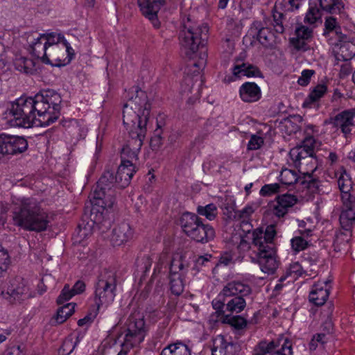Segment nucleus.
I'll use <instances>...</instances> for the list:
<instances>
[{
    "label": "nucleus",
    "mask_w": 355,
    "mask_h": 355,
    "mask_svg": "<svg viewBox=\"0 0 355 355\" xmlns=\"http://www.w3.org/2000/svg\"><path fill=\"white\" fill-rule=\"evenodd\" d=\"M60 103L61 96L53 91H45L33 97L22 96L4 112L3 119L10 126H48L58 119Z\"/></svg>",
    "instance_id": "f257e3e1"
},
{
    "label": "nucleus",
    "mask_w": 355,
    "mask_h": 355,
    "mask_svg": "<svg viewBox=\"0 0 355 355\" xmlns=\"http://www.w3.org/2000/svg\"><path fill=\"white\" fill-rule=\"evenodd\" d=\"M151 102L145 91L137 90L123 105V124L132 139L136 148L131 152L123 148V153L135 155L143 144L147 132V124L150 116Z\"/></svg>",
    "instance_id": "f03ea898"
},
{
    "label": "nucleus",
    "mask_w": 355,
    "mask_h": 355,
    "mask_svg": "<svg viewBox=\"0 0 355 355\" xmlns=\"http://www.w3.org/2000/svg\"><path fill=\"white\" fill-rule=\"evenodd\" d=\"M31 54L42 62L53 67H64L69 64L75 51L64 36L60 33L39 34L30 42Z\"/></svg>",
    "instance_id": "7ed1b4c3"
},
{
    "label": "nucleus",
    "mask_w": 355,
    "mask_h": 355,
    "mask_svg": "<svg viewBox=\"0 0 355 355\" xmlns=\"http://www.w3.org/2000/svg\"><path fill=\"white\" fill-rule=\"evenodd\" d=\"M136 171V166L128 160H122L116 175L113 171L106 170L97 182L92 193L93 198L98 200L95 205L103 209L111 207L114 201V189L128 187Z\"/></svg>",
    "instance_id": "20e7f679"
},
{
    "label": "nucleus",
    "mask_w": 355,
    "mask_h": 355,
    "mask_svg": "<svg viewBox=\"0 0 355 355\" xmlns=\"http://www.w3.org/2000/svg\"><path fill=\"white\" fill-rule=\"evenodd\" d=\"M196 212L198 215L189 211L183 213L179 217V226L182 233L197 243H207L215 238V230L209 224L203 223L198 215L213 220L218 215L217 207L214 203L198 205Z\"/></svg>",
    "instance_id": "39448f33"
},
{
    "label": "nucleus",
    "mask_w": 355,
    "mask_h": 355,
    "mask_svg": "<svg viewBox=\"0 0 355 355\" xmlns=\"http://www.w3.org/2000/svg\"><path fill=\"white\" fill-rule=\"evenodd\" d=\"M276 231L272 225L267 226L265 230L258 228L252 233V245L254 248L250 256L253 263H258L261 271L273 274L278 268L275 243Z\"/></svg>",
    "instance_id": "423d86ee"
},
{
    "label": "nucleus",
    "mask_w": 355,
    "mask_h": 355,
    "mask_svg": "<svg viewBox=\"0 0 355 355\" xmlns=\"http://www.w3.org/2000/svg\"><path fill=\"white\" fill-rule=\"evenodd\" d=\"M14 225L25 230L42 232L46 230L49 223V214L33 198H23L19 206L12 211Z\"/></svg>",
    "instance_id": "0eeeda50"
},
{
    "label": "nucleus",
    "mask_w": 355,
    "mask_h": 355,
    "mask_svg": "<svg viewBox=\"0 0 355 355\" xmlns=\"http://www.w3.org/2000/svg\"><path fill=\"white\" fill-rule=\"evenodd\" d=\"M179 40L182 51L190 59L196 56V53L202 40H206L208 31L206 26H197L189 17L182 19Z\"/></svg>",
    "instance_id": "6e6552de"
},
{
    "label": "nucleus",
    "mask_w": 355,
    "mask_h": 355,
    "mask_svg": "<svg viewBox=\"0 0 355 355\" xmlns=\"http://www.w3.org/2000/svg\"><path fill=\"white\" fill-rule=\"evenodd\" d=\"M117 279L116 273L105 269L98 276L94 292V302L100 309L101 306L111 304L116 296Z\"/></svg>",
    "instance_id": "1a4fd4ad"
},
{
    "label": "nucleus",
    "mask_w": 355,
    "mask_h": 355,
    "mask_svg": "<svg viewBox=\"0 0 355 355\" xmlns=\"http://www.w3.org/2000/svg\"><path fill=\"white\" fill-rule=\"evenodd\" d=\"M146 334V327L144 315L139 312L132 313L127 319L122 334L123 342L122 347L130 349L144 341Z\"/></svg>",
    "instance_id": "9d476101"
},
{
    "label": "nucleus",
    "mask_w": 355,
    "mask_h": 355,
    "mask_svg": "<svg viewBox=\"0 0 355 355\" xmlns=\"http://www.w3.org/2000/svg\"><path fill=\"white\" fill-rule=\"evenodd\" d=\"M252 293L250 286L240 282L228 283L223 289L219 296L225 297H232L227 301L226 310L230 313H241L246 306L245 297L249 296Z\"/></svg>",
    "instance_id": "9b49d317"
},
{
    "label": "nucleus",
    "mask_w": 355,
    "mask_h": 355,
    "mask_svg": "<svg viewBox=\"0 0 355 355\" xmlns=\"http://www.w3.org/2000/svg\"><path fill=\"white\" fill-rule=\"evenodd\" d=\"M1 294L6 300L12 304L21 303L31 297L28 282L20 277L10 279L6 291H2Z\"/></svg>",
    "instance_id": "f8f14e48"
},
{
    "label": "nucleus",
    "mask_w": 355,
    "mask_h": 355,
    "mask_svg": "<svg viewBox=\"0 0 355 355\" xmlns=\"http://www.w3.org/2000/svg\"><path fill=\"white\" fill-rule=\"evenodd\" d=\"M28 148L27 141L21 137L0 135V155L24 153Z\"/></svg>",
    "instance_id": "ddd939ff"
},
{
    "label": "nucleus",
    "mask_w": 355,
    "mask_h": 355,
    "mask_svg": "<svg viewBox=\"0 0 355 355\" xmlns=\"http://www.w3.org/2000/svg\"><path fill=\"white\" fill-rule=\"evenodd\" d=\"M343 209L340 214V223L344 230H350L355 225V201L351 200L349 191H340Z\"/></svg>",
    "instance_id": "4468645a"
},
{
    "label": "nucleus",
    "mask_w": 355,
    "mask_h": 355,
    "mask_svg": "<svg viewBox=\"0 0 355 355\" xmlns=\"http://www.w3.org/2000/svg\"><path fill=\"white\" fill-rule=\"evenodd\" d=\"M298 202V198L292 193H286L277 195L270 205L271 211L278 218L284 217L291 208Z\"/></svg>",
    "instance_id": "2eb2a0df"
},
{
    "label": "nucleus",
    "mask_w": 355,
    "mask_h": 355,
    "mask_svg": "<svg viewBox=\"0 0 355 355\" xmlns=\"http://www.w3.org/2000/svg\"><path fill=\"white\" fill-rule=\"evenodd\" d=\"M329 34H335L338 40V42L335 43V44L337 46L340 45L341 48H345L349 44H351L353 47L351 53L352 55L355 53V45L352 43L349 37L341 33L340 26L337 19L334 17H326L324 21V35L328 36Z\"/></svg>",
    "instance_id": "dca6fc26"
},
{
    "label": "nucleus",
    "mask_w": 355,
    "mask_h": 355,
    "mask_svg": "<svg viewBox=\"0 0 355 355\" xmlns=\"http://www.w3.org/2000/svg\"><path fill=\"white\" fill-rule=\"evenodd\" d=\"M164 3V0H137L141 14L156 28L160 25L157 15Z\"/></svg>",
    "instance_id": "f3484780"
},
{
    "label": "nucleus",
    "mask_w": 355,
    "mask_h": 355,
    "mask_svg": "<svg viewBox=\"0 0 355 355\" xmlns=\"http://www.w3.org/2000/svg\"><path fill=\"white\" fill-rule=\"evenodd\" d=\"M240 349L238 344L228 342L223 335L213 339L212 355H236Z\"/></svg>",
    "instance_id": "a211bd4d"
},
{
    "label": "nucleus",
    "mask_w": 355,
    "mask_h": 355,
    "mask_svg": "<svg viewBox=\"0 0 355 355\" xmlns=\"http://www.w3.org/2000/svg\"><path fill=\"white\" fill-rule=\"evenodd\" d=\"M206 60L207 55L205 53H200L197 61L193 60L187 65L185 71L187 73L185 81L188 85L191 83L193 85L194 82L198 81L202 83L200 73L206 65Z\"/></svg>",
    "instance_id": "6ab92c4d"
},
{
    "label": "nucleus",
    "mask_w": 355,
    "mask_h": 355,
    "mask_svg": "<svg viewBox=\"0 0 355 355\" xmlns=\"http://www.w3.org/2000/svg\"><path fill=\"white\" fill-rule=\"evenodd\" d=\"M355 108L349 109L341 112L332 119L334 127L341 130L345 135L349 133L354 125Z\"/></svg>",
    "instance_id": "aec40b11"
},
{
    "label": "nucleus",
    "mask_w": 355,
    "mask_h": 355,
    "mask_svg": "<svg viewBox=\"0 0 355 355\" xmlns=\"http://www.w3.org/2000/svg\"><path fill=\"white\" fill-rule=\"evenodd\" d=\"M321 182L314 178L311 173H303L300 178V184L298 190H301L304 193V197L318 193L320 191Z\"/></svg>",
    "instance_id": "412c9836"
},
{
    "label": "nucleus",
    "mask_w": 355,
    "mask_h": 355,
    "mask_svg": "<svg viewBox=\"0 0 355 355\" xmlns=\"http://www.w3.org/2000/svg\"><path fill=\"white\" fill-rule=\"evenodd\" d=\"M320 143L311 136H306L302 144L291 149L289 155H302L305 153L307 155H314L318 153Z\"/></svg>",
    "instance_id": "4be33fe9"
},
{
    "label": "nucleus",
    "mask_w": 355,
    "mask_h": 355,
    "mask_svg": "<svg viewBox=\"0 0 355 355\" xmlns=\"http://www.w3.org/2000/svg\"><path fill=\"white\" fill-rule=\"evenodd\" d=\"M250 31L253 37H256L263 46L271 45L274 35L268 28L263 26L261 21H254L251 25Z\"/></svg>",
    "instance_id": "5701e85b"
},
{
    "label": "nucleus",
    "mask_w": 355,
    "mask_h": 355,
    "mask_svg": "<svg viewBox=\"0 0 355 355\" xmlns=\"http://www.w3.org/2000/svg\"><path fill=\"white\" fill-rule=\"evenodd\" d=\"M329 295L327 282L315 283L309 293V301L316 306L323 305Z\"/></svg>",
    "instance_id": "b1692460"
},
{
    "label": "nucleus",
    "mask_w": 355,
    "mask_h": 355,
    "mask_svg": "<svg viewBox=\"0 0 355 355\" xmlns=\"http://www.w3.org/2000/svg\"><path fill=\"white\" fill-rule=\"evenodd\" d=\"M132 230L128 223H122L112 230L111 242L113 245H121L132 239Z\"/></svg>",
    "instance_id": "393cba45"
},
{
    "label": "nucleus",
    "mask_w": 355,
    "mask_h": 355,
    "mask_svg": "<svg viewBox=\"0 0 355 355\" xmlns=\"http://www.w3.org/2000/svg\"><path fill=\"white\" fill-rule=\"evenodd\" d=\"M241 99L248 103L257 101L261 96L260 87L254 83H243L239 89Z\"/></svg>",
    "instance_id": "a878e982"
},
{
    "label": "nucleus",
    "mask_w": 355,
    "mask_h": 355,
    "mask_svg": "<svg viewBox=\"0 0 355 355\" xmlns=\"http://www.w3.org/2000/svg\"><path fill=\"white\" fill-rule=\"evenodd\" d=\"M313 26H305L303 24H300L295 29V34L297 35V39H292L291 42L293 46L298 50L304 49V46H305V43L304 41H301L300 40H309L313 35Z\"/></svg>",
    "instance_id": "bb28decb"
},
{
    "label": "nucleus",
    "mask_w": 355,
    "mask_h": 355,
    "mask_svg": "<svg viewBox=\"0 0 355 355\" xmlns=\"http://www.w3.org/2000/svg\"><path fill=\"white\" fill-rule=\"evenodd\" d=\"M304 22L313 27H316L317 24L322 22V12L318 7L317 2L309 0V8L304 18Z\"/></svg>",
    "instance_id": "cd10ccee"
},
{
    "label": "nucleus",
    "mask_w": 355,
    "mask_h": 355,
    "mask_svg": "<svg viewBox=\"0 0 355 355\" xmlns=\"http://www.w3.org/2000/svg\"><path fill=\"white\" fill-rule=\"evenodd\" d=\"M233 74L236 77L242 76L247 77H259L261 76L259 69L248 63H243L241 65H235L232 69Z\"/></svg>",
    "instance_id": "c85d7f7f"
},
{
    "label": "nucleus",
    "mask_w": 355,
    "mask_h": 355,
    "mask_svg": "<svg viewBox=\"0 0 355 355\" xmlns=\"http://www.w3.org/2000/svg\"><path fill=\"white\" fill-rule=\"evenodd\" d=\"M303 119L300 115L291 116L286 119L282 126V130L288 135L295 134L300 130Z\"/></svg>",
    "instance_id": "c756f323"
},
{
    "label": "nucleus",
    "mask_w": 355,
    "mask_h": 355,
    "mask_svg": "<svg viewBox=\"0 0 355 355\" xmlns=\"http://www.w3.org/2000/svg\"><path fill=\"white\" fill-rule=\"evenodd\" d=\"M300 177L302 175L299 176L294 169L283 168L279 175V180L283 184L291 185L296 183L298 187Z\"/></svg>",
    "instance_id": "7c9ffc66"
},
{
    "label": "nucleus",
    "mask_w": 355,
    "mask_h": 355,
    "mask_svg": "<svg viewBox=\"0 0 355 355\" xmlns=\"http://www.w3.org/2000/svg\"><path fill=\"white\" fill-rule=\"evenodd\" d=\"M319 3L322 11L331 14L339 13L344 8L343 3L340 0H316Z\"/></svg>",
    "instance_id": "2f4dec72"
},
{
    "label": "nucleus",
    "mask_w": 355,
    "mask_h": 355,
    "mask_svg": "<svg viewBox=\"0 0 355 355\" xmlns=\"http://www.w3.org/2000/svg\"><path fill=\"white\" fill-rule=\"evenodd\" d=\"M279 345V341H275V340L270 342L261 340L254 347L253 355H266L268 354L271 355L274 350V346L278 347Z\"/></svg>",
    "instance_id": "473e14b6"
},
{
    "label": "nucleus",
    "mask_w": 355,
    "mask_h": 355,
    "mask_svg": "<svg viewBox=\"0 0 355 355\" xmlns=\"http://www.w3.org/2000/svg\"><path fill=\"white\" fill-rule=\"evenodd\" d=\"M219 320L224 324H228L235 329L240 330L247 326V320L240 315H222Z\"/></svg>",
    "instance_id": "72a5a7b5"
},
{
    "label": "nucleus",
    "mask_w": 355,
    "mask_h": 355,
    "mask_svg": "<svg viewBox=\"0 0 355 355\" xmlns=\"http://www.w3.org/2000/svg\"><path fill=\"white\" fill-rule=\"evenodd\" d=\"M346 232L338 233L336 236L334 247V250L337 252L345 250L348 247L349 237L351 236L352 229L349 231L345 230Z\"/></svg>",
    "instance_id": "f704fd0d"
},
{
    "label": "nucleus",
    "mask_w": 355,
    "mask_h": 355,
    "mask_svg": "<svg viewBox=\"0 0 355 355\" xmlns=\"http://www.w3.org/2000/svg\"><path fill=\"white\" fill-rule=\"evenodd\" d=\"M279 341L278 347L274 346V350L271 355H292V346L291 342L284 337H281L275 340Z\"/></svg>",
    "instance_id": "c9c22d12"
},
{
    "label": "nucleus",
    "mask_w": 355,
    "mask_h": 355,
    "mask_svg": "<svg viewBox=\"0 0 355 355\" xmlns=\"http://www.w3.org/2000/svg\"><path fill=\"white\" fill-rule=\"evenodd\" d=\"M75 304L68 303L60 307L57 312L55 320L58 324H62L70 317L74 312Z\"/></svg>",
    "instance_id": "e433bc0d"
},
{
    "label": "nucleus",
    "mask_w": 355,
    "mask_h": 355,
    "mask_svg": "<svg viewBox=\"0 0 355 355\" xmlns=\"http://www.w3.org/2000/svg\"><path fill=\"white\" fill-rule=\"evenodd\" d=\"M338 186L340 191H350L352 188V182L346 171L341 168L340 175L338 179Z\"/></svg>",
    "instance_id": "4c0bfd02"
},
{
    "label": "nucleus",
    "mask_w": 355,
    "mask_h": 355,
    "mask_svg": "<svg viewBox=\"0 0 355 355\" xmlns=\"http://www.w3.org/2000/svg\"><path fill=\"white\" fill-rule=\"evenodd\" d=\"M279 1H277L273 9H272V17H273V26L276 31V32L279 33H282L284 31V15L277 11V5Z\"/></svg>",
    "instance_id": "58836bf2"
},
{
    "label": "nucleus",
    "mask_w": 355,
    "mask_h": 355,
    "mask_svg": "<svg viewBox=\"0 0 355 355\" xmlns=\"http://www.w3.org/2000/svg\"><path fill=\"white\" fill-rule=\"evenodd\" d=\"M264 143L263 133L257 132L254 135H252L248 144V150H258L261 148Z\"/></svg>",
    "instance_id": "ea45409f"
},
{
    "label": "nucleus",
    "mask_w": 355,
    "mask_h": 355,
    "mask_svg": "<svg viewBox=\"0 0 355 355\" xmlns=\"http://www.w3.org/2000/svg\"><path fill=\"white\" fill-rule=\"evenodd\" d=\"M16 69L24 73H28L33 67L32 60L24 57L16 58L14 61Z\"/></svg>",
    "instance_id": "a19ab883"
},
{
    "label": "nucleus",
    "mask_w": 355,
    "mask_h": 355,
    "mask_svg": "<svg viewBox=\"0 0 355 355\" xmlns=\"http://www.w3.org/2000/svg\"><path fill=\"white\" fill-rule=\"evenodd\" d=\"M157 128L154 131L153 136L150 139V146L153 149L159 148L162 144V124L160 122H157Z\"/></svg>",
    "instance_id": "79ce46f5"
},
{
    "label": "nucleus",
    "mask_w": 355,
    "mask_h": 355,
    "mask_svg": "<svg viewBox=\"0 0 355 355\" xmlns=\"http://www.w3.org/2000/svg\"><path fill=\"white\" fill-rule=\"evenodd\" d=\"M291 243L292 249L296 252L304 250L309 245V241H306V238L301 236L293 238L291 241Z\"/></svg>",
    "instance_id": "37998d69"
},
{
    "label": "nucleus",
    "mask_w": 355,
    "mask_h": 355,
    "mask_svg": "<svg viewBox=\"0 0 355 355\" xmlns=\"http://www.w3.org/2000/svg\"><path fill=\"white\" fill-rule=\"evenodd\" d=\"M279 191L280 184L278 183H274L263 185L261 187L259 193L261 196L266 197L271 196L275 193H279Z\"/></svg>",
    "instance_id": "c03bdc74"
},
{
    "label": "nucleus",
    "mask_w": 355,
    "mask_h": 355,
    "mask_svg": "<svg viewBox=\"0 0 355 355\" xmlns=\"http://www.w3.org/2000/svg\"><path fill=\"white\" fill-rule=\"evenodd\" d=\"M327 92V87L324 85H317L309 94V98L311 101L315 102L322 98Z\"/></svg>",
    "instance_id": "a18cd8bd"
},
{
    "label": "nucleus",
    "mask_w": 355,
    "mask_h": 355,
    "mask_svg": "<svg viewBox=\"0 0 355 355\" xmlns=\"http://www.w3.org/2000/svg\"><path fill=\"white\" fill-rule=\"evenodd\" d=\"M74 295L69 286L65 285L57 299V302L59 304H63L64 302L69 300Z\"/></svg>",
    "instance_id": "49530a36"
},
{
    "label": "nucleus",
    "mask_w": 355,
    "mask_h": 355,
    "mask_svg": "<svg viewBox=\"0 0 355 355\" xmlns=\"http://www.w3.org/2000/svg\"><path fill=\"white\" fill-rule=\"evenodd\" d=\"M9 261L7 251L0 245V275L7 269Z\"/></svg>",
    "instance_id": "de8ad7c7"
},
{
    "label": "nucleus",
    "mask_w": 355,
    "mask_h": 355,
    "mask_svg": "<svg viewBox=\"0 0 355 355\" xmlns=\"http://www.w3.org/2000/svg\"><path fill=\"white\" fill-rule=\"evenodd\" d=\"M306 223L304 220L298 222V232L301 236L308 239L313 234V229L311 226L306 227Z\"/></svg>",
    "instance_id": "09e8293b"
},
{
    "label": "nucleus",
    "mask_w": 355,
    "mask_h": 355,
    "mask_svg": "<svg viewBox=\"0 0 355 355\" xmlns=\"http://www.w3.org/2000/svg\"><path fill=\"white\" fill-rule=\"evenodd\" d=\"M77 342L73 343L72 339H67L64 341L62 347L60 349V352L62 353V355H69L71 354L74 349Z\"/></svg>",
    "instance_id": "8fccbe9b"
},
{
    "label": "nucleus",
    "mask_w": 355,
    "mask_h": 355,
    "mask_svg": "<svg viewBox=\"0 0 355 355\" xmlns=\"http://www.w3.org/2000/svg\"><path fill=\"white\" fill-rule=\"evenodd\" d=\"M315 73L312 69H304L302 72L301 76L298 78L297 83L302 86L307 85L311 76Z\"/></svg>",
    "instance_id": "3c124183"
},
{
    "label": "nucleus",
    "mask_w": 355,
    "mask_h": 355,
    "mask_svg": "<svg viewBox=\"0 0 355 355\" xmlns=\"http://www.w3.org/2000/svg\"><path fill=\"white\" fill-rule=\"evenodd\" d=\"M99 309L96 307L92 311L89 312L85 318L80 319L78 321V324L80 327H83L87 324H90L96 317L98 313Z\"/></svg>",
    "instance_id": "603ef678"
},
{
    "label": "nucleus",
    "mask_w": 355,
    "mask_h": 355,
    "mask_svg": "<svg viewBox=\"0 0 355 355\" xmlns=\"http://www.w3.org/2000/svg\"><path fill=\"white\" fill-rule=\"evenodd\" d=\"M175 261V259H173L171 261V265L170 268V275H169V279H170V288L171 291V293L174 294L175 295H178V290L176 288V271H173V263Z\"/></svg>",
    "instance_id": "864d4df0"
},
{
    "label": "nucleus",
    "mask_w": 355,
    "mask_h": 355,
    "mask_svg": "<svg viewBox=\"0 0 355 355\" xmlns=\"http://www.w3.org/2000/svg\"><path fill=\"white\" fill-rule=\"evenodd\" d=\"M178 349V343H172L166 347L159 355H177L176 350Z\"/></svg>",
    "instance_id": "5fc2aeb1"
},
{
    "label": "nucleus",
    "mask_w": 355,
    "mask_h": 355,
    "mask_svg": "<svg viewBox=\"0 0 355 355\" xmlns=\"http://www.w3.org/2000/svg\"><path fill=\"white\" fill-rule=\"evenodd\" d=\"M233 263V258L232 256L228 253L225 252L224 254H221L218 264H223L224 266H228Z\"/></svg>",
    "instance_id": "6e6d98bb"
},
{
    "label": "nucleus",
    "mask_w": 355,
    "mask_h": 355,
    "mask_svg": "<svg viewBox=\"0 0 355 355\" xmlns=\"http://www.w3.org/2000/svg\"><path fill=\"white\" fill-rule=\"evenodd\" d=\"M85 289V284L80 280L77 281L71 288L74 295L82 293Z\"/></svg>",
    "instance_id": "4d7b16f0"
},
{
    "label": "nucleus",
    "mask_w": 355,
    "mask_h": 355,
    "mask_svg": "<svg viewBox=\"0 0 355 355\" xmlns=\"http://www.w3.org/2000/svg\"><path fill=\"white\" fill-rule=\"evenodd\" d=\"M305 263H309L310 266H315L318 262V257L316 254H306L304 256Z\"/></svg>",
    "instance_id": "13d9d810"
},
{
    "label": "nucleus",
    "mask_w": 355,
    "mask_h": 355,
    "mask_svg": "<svg viewBox=\"0 0 355 355\" xmlns=\"http://www.w3.org/2000/svg\"><path fill=\"white\" fill-rule=\"evenodd\" d=\"M212 305L214 309L216 311V313H218L220 318H221L222 315H225L224 311L223 310L225 306L224 302H221L220 300H217L216 302L213 301Z\"/></svg>",
    "instance_id": "bf43d9fd"
},
{
    "label": "nucleus",
    "mask_w": 355,
    "mask_h": 355,
    "mask_svg": "<svg viewBox=\"0 0 355 355\" xmlns=\"http://www.w3.org/2000/svg\"><path fill=\"white\" fill-rule=\"evenodd\" d=\"M304 0H288L287 10L290 11L297 10Z\"/></svg>",
    "instance_id": "052dcab7"
},
{
    "label": "nucleus",
    "mask_w": 355,
    "mask_h": 355,
    "mask_svg": "<svg viewBox=\"0 0 355 355\" xmlns=\"http://www.w3.org/2000/svg\"><path fill=\"white\" fill-rule=\"evenodd\" d=\"M211 257V254H206L203 256H199L196 259V262L198 265L203 266L205 264L206 262L209 261Z\"/></svg>",
    "instance_id": "680f3d73"
},
{
    "label": "nucleus",
    "mask_w": 355,
    "mask_h": 355,
    "mask_svg": "<svg viewBox=\"0 0 355 355\" xmlns=\"http://www.w3.org/2000/svg\"><path fill=\"white\" fill-rule=\"evenodd\" d=\"M179 354L180 355H191L189 347L181 342H179Z\"/></svg>",
    "instance_id": "e2e57ef3"
},
{
    "label": "nucleus",
    "mask_w": 355,
    "mask_h": 355,
    "mask_svg": "<svg viewBox=\"0 0 355 355\" xmlns=\"http://www.w3.org/2000/svg\"><path fill=\"white\" fill-rule=\"evenodd\" d=\"M6 355H24L19 347H12L7 349Z\"/></svg>",
    "instance_id": "0e129e2a"
},
{
    "label": "nucleus",
    "mask_w": 355,
    "mask_h": 355,
    "mask_svg": "<svg viewBox=\"0 0 355 355\" xmlns=\"http://www.w3.org/2000/svg\"><path fill=\"white\" fill-rule=\"evenodd\" d=\"M326 336L324 334H318L313 336V339L315 340L317 343H318L321 346H323L324 344L327 342L325 340Z\"/></svg>",
    "instance_id": "69168bd1"
},
{
    "label": "nucleus",
    "mask_w": 355,
    "mask_h": 355,
    "mask_svg": "<svg viewBox=\"0 0 355 355\" xmlns=\"http://www.w3.org/2000/svg\"><path fill=\"white\" fill-rule=\"evenodd\" d=\"M253 209L251 207H246L241 211L240 216L247 218L253 213Z\"/></svg>",
    "instance_id": "338daca9"
},
{
    "label": "nucleus",
    "mask_w": 355,
    "mask_h": 355,
    "mask_svg": "<svg viewBox=\"0 0 355 355\" xmlns=\"http://www.w3.org/2000/svg\"><path fill=\"white\" fill-rule=\"evenodd\" d=\"M185 258H186V256H184V255H182L180 257L181 263H180V264H179V270H183L184 268L189 267V265H190L189 262L185 261Z\"/></svg>",
    "instance_id": "774afa93"
}]
</instances>
